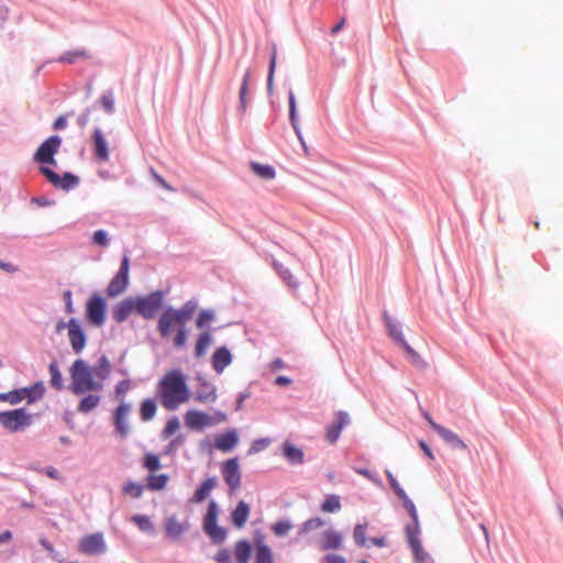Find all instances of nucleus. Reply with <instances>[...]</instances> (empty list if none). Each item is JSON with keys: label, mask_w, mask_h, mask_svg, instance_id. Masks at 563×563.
Listing matches in <instances>:
<instances>
[{"label": "nucleus", "mask_w": 563, "mask_h": 563, "mask_svg": "<svg viewBox=\"0 0 563 563\" xmlns=\"http://www.w3.org/2000/svg\"><path fill=\"white\" fill-rule=\"evenodd\" d=\"M112 365L107 355L102 354L93 365H89L85 360L74 361L69 368L70 386L74 395L81 396L87 391H102L104 380L110 377Z\"/></svg>", "instance_id": "obj_1"}, {"label": "nucleus", "mask_w": 563, "mask_h": 563, "mask_svg": "<svg viewBox=\"0 0 563 563\" xmlns=\"http://www.w3.org/2000/svg\"><path fill=\"white\" fill-rule=\"evenodd\" d=\"M157 393L162 406L167 410H176L191 396L186 375L180 369L168 371L158 382Z\"/></svg>", "instance_id": "obj_2"}, {"label": "nucleus", "mask_w": 563, "mask_h": 563, "mask_svg": "<svg viewBox=\"0 0 563 563\" xmlns=\"http://www.w3.org/2000/svg\"><path fill=\"white\" fill-rule=\"evenodd\" d=\"M198 309V300L192 298L187 300L179 309L172 306L166 307L157 320V331L162 338L172 334L175 328L186 325Z\"/></svg>", "instance_id": "obj_3"}, {"label": "nucleus", "mask_w": 563, "mask_h": 563, "mask_svg": "<svg viewBox=\"0 0 563 563\" xmlns=\"http://www.w3.org/2000/svg\"><path fill=\"white\" fill-rule=\"evenodd\" d=\"M165 299L163 290H155L145 296L133 297L135 313L145 320H152L162 309Z\"/></svg>", "instance_id": "obj_4"}, {"label": "nucleus", "mask_w": 563, "mask_h": 563, "mask_svg": "<svg viewBox=\"0 0 563 563\" xmlns=\"http://www.w3.org/2000/svg\"><path fill=\"white\" fill-rule=\"evenodd\" d=\"M219 507L214 500H210L203 516L202 529L213 544H221L225 541L228 531L218 525Z\"/></svg>", "instance_id": "obj_5"}, {"label": "nucleus", "mask_w": 563, "mask_h": 563, "mask_svg": "<svg viewBox=\"0 0 563 563\" xmlns=\"http://www.w3.org/2000/svg\"><path fill=\"white\" fill-rule=\"evenodd\" d=\"M32 423V417L23 408L0 412V424L10 432H18Z\"/></svg>", "instance_id": "obj_6"}, {"label": "nucleus", "mask_w": 563, "mask_h": 563, "mask_svg": "<svg viewBox=\"0 0 563 563\" xmlns=\"http://www.w3.org/2000/svg\"><path fill=\"white\" fill-rule=\"evenodd\" d=\"M62 145V139L58 135H52L46 139L34 153V162L41 164V166L52 165L56 166L57 162L55 155Z\"/></svg>", "instance_id": "obj_7"}, {"label": "nucleus", "mask_w": 563, "mask_h": 563, "mask_svg": "<svg viewBox=\"0 0 563 563\" xmlns=\"http://www.w3.org/2000/svg\"><path fill=\"white\" fill-rule=\"evenodd\" d=\"M40 173L53 187L64 191H69L76 188L80 181L79 177L70 172H66L63 175H59L48 166H40Z\"/></svg>", "instance_id": "obj_8"}, {"label": "nucleus", "mask_w": 563, "mask_h": 563, "mask_svg": "<svg viewBox=\"0 0 563 563\" xmlns=\"http://www.w3.org/2000/svg\"><path fill=\"white\" fill-rule=\"evenodd\" d=\"M107 303L99 294H93L86 302V320L93 327H101L106 321Z\"/></svg>", "instance_id": "obj_9"}, {"label": "nucleus", "mask_w": 563, "mask_h": 563, "mask_svg": "<svg viewBox=\"0 0 563 563\" xmlns=\"http://www.w3.org/2000/svg\"><path fill=\"white\" fill-rule=\"evenodd\" d=\"M129 269H130V258L128 255H123L119 271L114 275V277L110 280L107 287V294L111 298H115L129 286Z\"/></svg>", "instance_id": "obj_10"}, {"label": "nucleus", "mask_w": 563, "mask_h": 563, "mask_svg": "<svg viewBox=\"0 0 563 563\" xmlns=\"http://www.w3.org/2000/svg\"><path fill=\"white\" fill-rule=\"evenodd\" d=\"M383 318L388 331V334L394 339V341L399 344L408 355H415L418 356V353L408 344L406 341L402 331H401V324L391 318L387 311H384Z\"/></svg>", "instance_id": "obj_11"}, {"label": "nucleus", "mask_w": 563, "mask_h": 563, "mask_svg": "<svg viewBox=\"0 0 563 563\" xmlns=\"http://www.w3.org/2000/svg\"><path fill=\"white\" fill-rule=\"evenodd\" d=\"M222 475L230 493L235 492L241 485V472L236 457L227 460L221 467Z\"/></svg>", "instance_id": "obj_12"}, {"label": "nucleus", "mask_w": 563, "mask_h": 563, "mask_svg": "<svg viewBox=\"0 0 563 563\" xmlns=\"http://www.w3.org/2000/svg\"><path fill=\"white\" fill-rule=\"evenodd\" d=\"M45 387L42 382H37L30 387L15 389L11 391L12 405H16L26 399L29 404L35 402L44 396Z\"/></svg>", "instance_id": "obj_13"}, {"label": "nucleus", "mask_w": 563, "mask_h": 563, "mask_svg": "<svg viewBox=\"0 0 563 563\" xmlns=\"http://www.w3.org/2000/svg\"><path fill=\"white\" fill-rule=\"evenodd\" d=\"M79 551L87 555H98L107 551L102 533L84 537L79 542Z\"/></svg>", "instance_id": "obj_14"}, {"label": "nucleus", "mask_w": 563, "mask_h": 563, "mask_svg": "<svg viewBox=\"0 0 563 563\" xmlns=\"http://www.w3.org/2000/svg\"><path fill=\"white\" fill-rule=\"evenodd\" d=\"M68 340L76 354H80L86 346V333L76 318L68 320Z\"/></svg>", "instance_id": "obj_15"}, {"label": "nucleus", "mask_w": 563, "mask_h": 563, "mask_svg": "<svg viewBox=\"0 0 563 563\" xmlns=\"http://www.w3.org/2000/svg\"><path fill=\"white\" fill-rule=\"evenodd\" d=\"M195 400L201 404L214 402L217 400V388L205 376H196Z\"/></svg>", "instance_id": "obj_16"}, {"label": "nucleus", "mask_w": 563, "mask_h": 563, "mask_svg": "<svg viewBox=\"0 0 563 563\" xmlns=\"http://www.w3.org/2000/svg\"><path fill=\"white\" fill-rule=\"evenodd\" d=\"M419 536H420V530H418V531L409 530L408 532H406L407 542L412 552L413 559H415L416 563H432L433 562L432 558L422 548L421 540H420Z\"/></svg>", "instance_id": "obj_17"}, {"label": "nucleus", "mask_w": 563, "mask_h": 563, "mask_svg": "<svg viewBox=\"0 0 563 563\" xmlns=\"http://www.w3.org/2000/svg\"><path fill=\"white\" fill-rule=\"evenodd\" d=\"M351 422L350 416L346 411L340 410L335 413L334 420L327 427L325 439L329 443L334 444L342 430Z\"/></svg>", "instance_id": "obj_18"}, {"label": "nucleus", "mask_w": 563, "mask_h": 563, "mask_svg": "<svg viewBox=\"0 0 563 563\" xmlns=\"http://www.w3.org/2000/svg\"><path fill=\"white\" fill-rule=\"evenodd\" d=\"M132 407L130 404L122 401L113 412V424L115 431L122 437H126L130 432V427L128 423V416L131 411Z\"/></svg>", "instance_id": "obj_19"}, {"label": "nucleus", "mask_w": 563, "mask_h": 563, "mask_svg": "<svg viewBox=\"0 0 563 563\" xmlns=\"http://www.w3.org/2000/svg\"><path fill=\"white\" fill-rule=\"evenodd\" d=\"M184 418L185 424L192 430H202L214 423L208 413L199 410H188Z\"/></svg>", "instance_id": "obj_20"}, {"label": "nucleus", "mask_w": 563, "mask_h": 563, "mask_svg": "<svg viewBox=\"0 0 563 563\" xmlns=\"http://www.w3.org/2000/svg\"><path fill=\"white\" fill-rule=\"evenodd\" d=\"M432 429L443 439V441L455 450H466L464 441L453 431L432 422Z\"/></svg>", "instance_id": "obj_21"}, {"label": "nucleus", "mask_w": 563, "mask_h": 563, "mask_svg": "<svg viewBox=\"0 0 563 563\" xmlns=\"http://www.w3.org/2000/svg\"><path fill=\"white\" fill-rule=\"evenodd\" d=\"M93 154L97 159L106 162L109 159L108 143L100 128H96L91 136Z\"/></svg>", "instance_id": "obj_22"}, {"label": "nucleus", "mask_w": 563, "mask_h": 563, "mask_svg": "<svg viewBox=\"0 0 563 563\" xmlns=\"http://www.w3.org/2000/svg\"><path fill=\"white\" fill-rule=\"evenodd\" d=\"M133 312H135L133 297H128L112 308V318L117 323H123Z\"/></svg>", "instance_id": "obj_23"}, {"label": "nucleus", "mask_w": 563, "mask_h": 563, "mask_svg": "<svg viewBox=\"0 0 563 563\" xmlns=\"http://www.w3.org/2000/svg\"><path fill=\"white\" fill-rule=\"evenodd\" d=\"M232 362V354L227 346L218 347L211 357V365L217 374H221Z\"/></svg>", "instance_id": "obj_24"}, {"label": "nucleus", "mask_w": 563, "mask_h": 563, "mask_svg": "<svg viewBox=\"0 0 563 563\" xmlns=\"http://www.w3.org/2000/svg\"><path fill=\"white\" fill-rule=\"evenodd\" d=\"M188 522H180L176 516L166 518L164 522L165 533L172 540H178L188 529Z\"/></svg>", "instance_id": "obj_25"}, {"label": "nucleus", "mask_w": 563, "mask_h": 563, "mask_svg": "<svg viewBox=\"0 0 563 563\" xmlns=\"http://www.w3.org/2000/svg\"><path fill=\"white\" fill-rule=\"evenodd\" d=\"M397 497L402 501L404 508L406 509V511L408 512V515L411 518V523L406 526L405 532H408L409 530H412V531L420 530L418 511H417V508H416L413 501L408 497L406 492L398 495Z\"/></svg>", "instance_id": "obj_26"}, {"label": "nucleus", "mask_w": 563, "mask_h": 563, "mask_svg": "<svg viewBox=\"0 0 563 563\" xmlns=\"http://www.w3.org/2000/svg\"><path fill=\"white\" fill-rule=\"evenodd\" d=\"M239 442V435L238 432L232 429L224 433H221L216 437L214 439V446L216 449L222 451V452H229L233 450Z\"/></svg>", "instance_id": "obj_27"}, {"label": "nucleus", "mask_w": 563, "mask_h": 563, "mask_svg": "<svg viewBox=\"0 0 563 563\" xmlns=\"http://www.w3.org/2000/svg\"><path fill=\"white\" fill-rule=\"evenodd\" d=\"M251 508L247 503L240 500L231 512V520L235 528H243L249 519Z\"/></svg>", "instance_id": "obj_28"}, {"label": "nucleus", "mask_w": 563, "mask_h": 563, "mask_svg": "<svg viewBox=\"0 0 563 563\" xmlns=\"http://www.w3.org/2000/svg\"><path fill=\"white\" fill-rule=\"evenodd\" d=\"M98 393L99 391H87L84 394V397L78 402L77 411L88 413L96 409L101 401V396Z\"/></svg>", "instance_id": "obj_29"}, {"label": "nucleus", "mask_w": 563, "mask_h": 563, "mask_svg": "<svg viewBox=\"0 0 563 563\" xmlns=\"http://www.w3.org/2000/svg\"><path fill=\"white\" fill-rule=\"evenodd\" d=\"M217 483H218V481L216 477H208L195 490L192 497L190 498V501L196 503V504L202 503L210 495V493L216 488Z\"/></svg>", "instance_id": "obj_30"}, {"label": "nucleus", "mask_w": 563, "mask_h": 563, "mask_svg": "<svg viewBox=\"0 0 563 563\" xmlns=\"http://www.w3.org/2000/svg\"><path fill=\"white\" fill-rule=\"evenodd\" d=\"M252 71L250 68H247L243 75L240 91H239V111L245 112L247 104L251 100L249 97V84L251 80Z\"/></svg>", "instance_id": "obj_31"}, {"label": "nucleus", "mask_w": 563, "mask_h": 563, "mask_svg": "<svg viewBox=\"0 0 563 563\" xmlns=\"http://www.w3.org/2000/svg\"><path fill=\"white\" fill-rule=\"evenodd\" d=\"M288 106H289V121H290V124L297 135V137L299 139L300 143L302 144L303 148L306 150V144L303 142V139H302V135H301V131H300V128H299V124H298V119H297V106H296V98H295V93L294 91L290 89L289 90V93H288Z\"/></svg>", "instance_id": "obj_32"}, {"label": "nucleus", "mask_w": 563, "mask_h": 563, "mask_svg": "<svg viewBox=\"0 0 563 563\" xmlns=\"http://www.w3.org/2000/svg\"><path fill=\"white\" fill-rule=\"evenodd\" d=\"M342 545V536L335 530L329 529L323 532L321 550H338Z\"/></svg>", "instance_id": "obj_33"}, {"label": "nucleus", "mask_w": 563, "mask_h": 563, "mask_svg": "<svg viewBox=\"0 0 563 563\" xmlns=\"http://www.w3.org/2000/svg\"><path fill=\"white\" fill-rule=\"evenodd\" d=\"M283 455L291 465L303 463V452L301 449L295 446L290 442H285L283 445Z\"/></svg>", "instance_id": "obj_34"}, {"label": "nucleus", "mask_w": 563, "mask_h": 563, "mask_svg": "<svg viewBox=\"0 0 563 563\" xmlns=\"http://www.w3.org/2000/svg\"><path fill=\"white\" fill-rule=\"evenodd\" d=\"M251 553L252 547L247 540H240L235 543L234 555L238 563H249Z\"/></svg>", "instance_id": "obj_35"}, {"label": "nucleus", "mask_w": 563, "mask_h": 563, "mask_svg": "<svg viewBox=\"0 0 563 563\" xmlns=\"http://www.w3.org/2000/svg\"><path fill=\"white\" fill-rule=\"evenodd\" d=\"M211 343L212 335L209 331L200 333L195 344V356L197 358L205 356Z\"/></svg>", "instance_id": "obj_36"}, {"label": "nucleus", "mask_w": 563, "mask_h": 563, "mask_svg": "<svg viewBox=\"0 0 563 563\" xmlns=\"http://www.w3.org/2000/svg\"><path fill=\"white\" fill-rule=\"evenodd\" d=\"M254 563H274L273 552L267 544L263 542L256 543Z\"/></svg>", "instance_id": "obj_37"}, {"label": "nucleus", "mask_w": 563, "mask_h": 563, "mask_svg": "<svg viewBox=\"0 0 563 563\" xmlns=\"http://www.w3.org/2000/svg\"><path fill=\"white\" fill-rule=\"evenodd\" d=\"M48 373L51 376L49 384L52 388L59 391L64 389V379L59 371L58 364L54 361L48 365Z\"/></svg>", "instance_id": "obj_38"}, {"label": "nucleus", "mask_w": 563, "mask_h": 563, "mask_svg": "<svg viewBox=\"0 0 563 563\" xmlns=\"http://www.w3.org/2000/svg\"><path fill=\"white\" fill-rule=\"evenodd\" d=\"M250 167H251L252 172L255 175H257L258 177H261L262 179L269 180V179L275 178V176H276L275 169L271 165H263V164H260L256 162H252L250 164Z\"/></svg>", "instance_id": "obj_39"}, {"label": "nucleus", "mask_w": 563, "mask_h": 563, "mask_svg": "<svg viewBox=\"0 0 563 563\" xmlns=\"http://www.w3.org/2000/svg\"><path fill=\"white\" fill-rule=\"evenodd\" d=\"M156 402L152 398L144 399L141 402L140 407V416L143 421H150L154 418L156 413Z\"/></svg>", "instance_id": "obj_40"}, {"label": "nucleus", "mask_w": 563, "mask_h": 563, "mask_svg": "<svg viewBox=\"0 0 563 563\" xmlns=\"http://www.w3.org/2000/svg\"><path fill=\"white\" fill-rule=\"evenodd\" d=\"M273 268L278 274V276L286 283L288 286L296 287L297 283L291 274V272L285 267L280 262L274 260Z\"/></svg>", "instance_id": "obj_41"}, {"label": "nucleus", "mask_w": 563, "mask_h": 563, "mask_svg": "<svg viewBox=\"0 0 563 563\" xmlns=\"http://www.w3.org/2000/svg\"><path fill=\"white\" fill-rule=\"evenodd\" d=\"M341 509V500L338 495H328L325 496L323 503L321 504V510L323 512H338Z\"/></svg>", "instance_id": "obj_42"}, {"label": "nucleus", "mask_w": 563, "mask_h": 563, "mask_svg": "<svg viewBox=\"0 0 563 563\" xmlns=\"http://www.w3.org/2000/svg\"><path fill=\"white\" fill-rule=\"evenodd\" d=\"M168 482V476L166 474L159 475H148L147 477V488L151 490H161L165 488Z\"/></svg>", "instance_id": "obj_43"}, {"label": "nucleus", "mask_w": 563, "mask_h": 563, "mask_svg": "<svg viewBox=\"0 0 563 563\" xmlns=\"http://www.w3.org/2000/svg\"><path fill=\"white\" fill-rule=\"evenodd\" d=\"M122 492L124 495L131 496L132 498H140L143 495L144 486L129 481L123 485Z\"/></svg>", "instance_id": "obj_44"}, {"label": "nucleus", "mask_w": 563, "mask_h": 563, "mask_svg": "<svg viewBox=\"0 0 563 563\" xmlns=\"http://www.w3.org/2000/svg\"><path fill=\"white\" fill-rule=\"evenodd\" d=\"M216 314L214 311L211 309H203L198 313V317L196 319V327L198 329H205L208 327V324L212 321H214Z\"/></svg>", "instance_id": "obj_45"}, {"label": "nucleus", "mask_w": 563, "mask_h": 563, "mask_svg": "<svg viewBox=\"0 0 563 563\" xmlns=\"http://www.w3.org/2000/svg\"><path fill=\"white\" fill-rule=\"evenodd\" d=\"M131 521L134 522L137 528L143 532H153L154 526L146 515H134L131 518Z\"/></svg>", "instance_id": "obj_46"}, {"label": "nucleus", "mask_w": 563, "mask_h": 563, "mask_svg": "<svg viewBox=\"0 0 563 563\" xmlns=\"http://www.w3.org/2000/svg\"><path fill=\"white\" fill-rule=\"evenodd\" d=\"M324 523H325L324 520L319 517L310 518L301 525L299 534L309 533L312 530L323 527Z\"/></svg>", "instance_id": "obj_47"}, {"label": "nucleus", "mask_w": 563, "mask_h": 563, "mask_svg": "<svg viewBox=\"0 0 563 563\" xmlns=\"http://www.w3.org/2000/svg\"><path fill=\"white\" fill-rule=\"evenodd\" d=\"M276 59H277V49L276 45H273L271 58H269V65H268V74H267V89L272 90L273 88V80H274V74L276 68Z\"/></svg>", "instance_id": "obj_48"}, {"label": "nucleus", "mask_w": 563, "mask_h": 563, "mask_svg": "<svg viewBox=\"0 0 563 563\" xmlns=\"http://www.w3.org/2000/svg\"><path fill=\"white\" fill-rule=\"evenodd\" d=\"M366 529H367V523L366 522L365 523H357L354 527L353 538H354V542L356 543V545L365 547V544H366V538H365Z\"/></svg>", "instance_id": "obj_49"}, {"label": "nucleus", "mask_w": 563, "mask_h": 563, "mask_svg": "<svg viewBox=\"0 0 563 563\" xmlns=\"http://www.w3.org/2000/svg\"><path fill=\"white\" fill-rule=\"evenodd\" d=\"M188 340V330L186 325H181L178 329H176L175 336L173 339V343L176 347L180 349L184 347Z\"/></svg>", "instance_id": "obj_50"}, {"label": "nucleus", "mask_w": 563, "mask_h": 563, "mask_svg": "<svg viewBox=\"0 0 563 563\" xmlns=\"http://www.w3.org/2000/svg\"><path fill=\"white\" fill-rule=\"evenodd\" d=\"M86 52L84 49H75L64 53L59 58L58 62L60 63H68L74 64L76 60L80 57H85Z\"/></svg>", "instance_id": "obj_51"}, {"label": "nucleus", "mask_w": 563, "mask_h": 563, "mask_svg": "<svg viewBox=\"0 0 563 563\" xmlns=\"http://www.w3.org/2000/svg\"><path fill=\"white\" fill-rule=\"evenodd\" d=\"M179 426L180 423L177 417L169 418L163 429L162 437L164 439L169 438L179 429Z\"/></svg>", "instance_id": "obj_52"}, {"label": "nucleus", "mask_w": 563, "mask_h": 563, "mask_svg": "<svg viewBox=\"0 0 563 563\" xmlns=\"http://www.w3.org/2000/svg\"><path fill=\"white\" fill-rule=\"evenodd\" d=\"M291 528L292 523L289 520H279L273 525L272 530L276 536L283 537L286 536Z\"/></svg>", "instance_id": "obj_53"}, {"label": "nucleus", "mask_w": 563, "mask_h": 563, "mask_svg": "<svg viewBox=\"0 0 563 563\" xmlns=\"http://www.w3.org/2000/svg\"><path fill=\"white\" fill-rule=\"evenodd\" d=\"M143 466L150 472H155L161 467V462L157 455L147 453L143 460Z\"/></svg>", "instance_id": "obj_54"}, {"label": "nucleus", "mask_w": 563, "mask_h": 563, "mask_svg": "<svg viewBox=\"0 0 563 563\" xmlns=\"http://www.w3.org/2000/svg\"><path fill=\"white\" fill-rule=\"evenodd\" d=\"M100 103L108 114H112L114 112V99L111 91L104 92L101 96Z\"/></svg>", "instance_id": "obj_55"}, {"label": "nucleus", "mask_w": 563, "mask_h": 563, "mask_svg": "<svg viewBox=\"0 0 563 563\" xmlns=\"http://www.w3.org/2000/svg\"><path fill=\"white\" fill-rule=\"evenodd\" d=\"M92 243L106 247L109 245V236L107 231L104 230H97L92 234Z\"/></svg>", "instance_id": "obj_56"}, {"label": "nucleus", "mask_w": 563, "mask_h": 563, "mask_svg": "<svg viewBox=\"0 0 563 563\" xmlns=\"http://www.w3.org/2000/svg\"><path fill=\"white\" fill-rule=\"evenodd\" d=\"M271 443V440L267 438L257 439L252 442L251 448L249 450L250 454L258 453L265 450Z\"/></svg>", "instance_id": "obj_57"}, {"label": "nucleus", "mask_w": 563, "mask_h": 563, "mask_svg": "<svg viewBox=\"0 0 563 563\" xmlns=\"http://www.w3.org/2000/svg\"><path fill=\"white\" fill-rule=\"evenodd\" d=\"M385 475H386L388 483L396 496H398L405 492L404 488L400 486V484L398 483V481L395 478V476L393 475V473L389 470L385 471Z\"/></svg>", "instance_id": "obj_58"}, {"label": "nucleus", "mask_w": 563, "mask_h": 563, "mask_svg": "<svg viewBox=\"0 0 563 563\" xmlns=\"http://www.w3.org/2000/svg\"><path fill=\"white\" fill-rule=\"evenodd\" d=\"M130 389V380L123 379L119 382L114 388V395L117 399H120Z\"/></svg>", "instance_id": "obj_59"}, {"label": "nucleus", "mask_w": 563, "mask_h": 563, "mask_svg": "<svg viewBox=\"0 0 563 563\" xmlns=\"http://www.w3.org/2000/svg\"><path fill=\"white\" fill-rule=\"evenodd\" d=\"M214 560L217 563H231V554L229 550L221 549L217 552Z\"/></svg>", "instance_id": "obj_60"}, {"label": "nucleus", "mask_w": 563, "mask_h": 563, "mask_svg": "<svg viewBox=\"0 0 563 563\" xmlns=\"http://www.w3.org/2000/svg\"><path fill=\"white\" fill-rule=\"evenodd\" d=\"M320 563H346L345 559L338 554H327L321 559Z\"/></svg>", "instance_id": "obj_61"}, {"label": "nucleus", "mask_w": 563, "mask_h": 563, "mask_svg": "<svg viewBox=\"0 0 563 563\" xmlns=\"http://www.w3.org/2000/svg\"><path fill=\"white\" fill-rule=\"evenodd\" d=\"M89 117H90V109L87 108L77 118L78 126L81 128V129L85 128L88 124V122H89Z\"/></svg>", "instance_id": "obj_62"}, {"label": "nucleus", "mask_w": 563, "mask_h": 563, "mask_svg": "<svg viewBox=\"0 0 563 563\" xmlns=\"http://www.w3.org/2000/svg\"><path fill=\"white\" fill-rule=\"evenodd\" d=\"M64 301H65V309L67 313H73V295L70 290H66L63 295Z\"/></svg>", "instance_id": "obj_63"}, {"label": "nucleus", "mask_w": 563, "mask_h": 563, "mask_svg": "<svg viewBox=\"0 0 563 563\" xmlns=\"http://www.w3.org/2000/svg\"><path fill=\"white\" fill-rule=\"evenodd\" d=\"M354 471L357 474H360V475L366 477L367 479L372 481L373 483L379 484V481L371 473L369 470L363 468V467H354Z\"/></svg>", "instance_id": "obj_64"}]
</instances>
